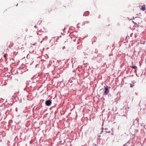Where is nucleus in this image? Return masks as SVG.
Masks as SVG:
<instances>
[{"instance_id": "nucleus-1", "label": "nucleus", "mask_w": 146, "mask_h": 146, "mask_svg": "<svg viewBox=\"0 0 146 146\" xmlns=\"http://www.w3.org/2000/svg\"><path fill=\"white\" fill-rule=\"evenodd\" d=\"M133 22L138 27L139 24H140L142 22L141 19L140 17H136L135 19H134Z\"/></svg>"}, {"instance_id": "nucleus-8", "label": "nucleus", "mask_w": 146, "mask_h": 146, "mask_svg": "<svg viewBox=\"0 0 146 146\" xmlns=\"http://www.w3.org/2000/svg\"><path fill=\"white\" fill-rule=\"evenodd\" d=\"M130 86H131V87H132V85H131Z\"/></svg>"}, {"instance_id": "nucleus-3", "label": "nucleus", "mask_w": 146, "mask_h": 146, "mask_svg": "<svg viewBox=\"0 0 146 146\" xmlns=\"http://www.w3.org/2000/svg\"><path fill=\"white\" fill-rule=\"evenodd\" d=\"M51 104V101H46L45 104L47 106H50Z\"/></svg>"}, {"instance_id": "nucleus-4", "label": "nucleus", "mask_w": 146, "mask_h": 146, "mask_svg": "<svg viewBox=\"0 0 146 146\" xmlns=\"http://www.w3.org/2000/svg\"><path fill=\"white\" fill-rule=\"evenodd\" d=\"M140 9L141 10H143V11L146 10V7H145V5H142Z\"/></svg>"}, {"instance_id": "nucleus-10", "label": "nucleus", "mask_w": 146, "mask_h": 146, "mask_svg": "<svg viewBox=\"0 0 146 146\" xmlns=\"http://www.w3.org/2000/svg\"><path fill=\"white\" fill-rule=\"evenodd\" d=\"M113 133H112V135H113Z\"/></svg>"}, {"instance_id": "nucleus-5", "label": "nucleus", "mask_w": 146, "mask_h": 146, "mask_svg": "<svg viewBox=\"0 0 146 146\" xmlns=\"http://www.w3.org/2000/svg\"><path fill=\"white\" fill-rule=\"evenodd\" d=\"M89 14V12L88 11H86L84 14V15L87 16Z\"/></svg>"}, {"instance_id": "nucleus-7", "label": "nucleus", "mask_w": 146, "mask_h": 146, "mask_svg": "<svg viewBox=\"0 0 146 146\" xmlns=\"http://www.w3.org/2000/svg\"><path fill=\"white\" fill-rule=\"evenodd\" d=\"M6 54H5L4 55V57H6Z\"/></svg>"}, {"instance_id": "nucleus-2", "label": "nucleus", "mask_w": 146, "mask_h": 146, "mask_svg": "<svg viewBox=\"0 0 146 146\" xmlns=\"http://www.w3.org/2000/svg\"><path fill=\"white\" fill-rule=\"evenodd\" d=\"M105 89L104 92V94L105 95H107L109 93V90L108 88V87L106 86V87H104Z\"/></svg>"}, {"instance_id": "nucleus-11", "label": "nucleus", "mask_w": 146, "mask_h": 146, "mask_svg": "<svg viewBox=\"0 0 146 146\" xmlns=\"http://www.w3.org/2000/svg\"><path fill=\"white\" fill-rule=\"evenodd\" d=\"M2 100H4L5 99H2Z\"/></svg>"}, {"instance_id": "nucleus-6", "label": "nucleus", "mask_w": 146, "mask_h": 146, "mask_svg": "<svg viewBox=\"0 0 146 146\" xmlns=\"http://www.w3.org/2000/svg\"><path fill=\"white\" fill-rule=\"evenodd\" d=\"M136 67L135 66H131V68L133 69H135Z\"/></svg>"}, {"instance_id": "nucleus-9", "label": "nucleus", "mask_w": 146, "mask_h": 146, "mask_svg": "<svg viewBox=\"0 0 146 146\" xmlns=\"http://www.w3.org/2000/svg\"><path fill=\"white\" fill-rule=\"evenodd\" d=\"M110 131H108V133H110Z\"/></svg>"}]
</instances>
